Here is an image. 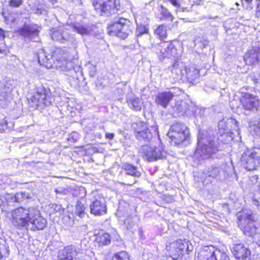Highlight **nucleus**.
Wrapping results in <instances>:
<instances>
[{
  "instance_id": "obj_1",
  "label": "nucleus",
  "mask_w": 260,
  "mask_h": 260,
  "mask_svg": "<svg viewBox=\"0 0 260 260\" xmlns=\"http://www.w3.org/2000/svg\"><path fill=\"white\" fill-rule=\"evenodd\" d=\"M211 131L200 130L198 136V145L194 154V157L200 161L209 157L218 151V143L211 136Z\"/></svg>"
},
{
  "instance_id": "obj_2",
  "label": "nucleus",
  "mask_w": 260,
  "mask_h": 260,
  "mask_svg": "<svg viewBox=\"0 0 260 260\" xmlns=\"http://www.w3.org/2000/svg\"><path fill=\"white\" fill-rule=\"evenodd\" d=\"M66 55L61 48H56L53 54H46L44 50H41L38 54L39 63L47 69L51 68L53 64L57 68L61 70H68L71 64L70 61L66 59Z\"/></svg>"
},
{
  "instance_id": "obj_3",
  "label": "nucleus",
  "mask_w": 260,
  "mask_h": 260,
  "mask_svg": "<svg viewBox=\"0 0 260 260\" xmlns=\"http://www.w3.org/2000/svg\"><path fill=\"white\" fill-rule=\"evenodd\" d=\"M234 131L239 135L237 121L232 118H224L218 122V133L220 136L218 141L228 143L233 140L235 135Z\"/></svg>"
},
{
  "instance_id": "obj_4",
  "label": "nucleus",
  "mask_w": 260,
  "mask_h": 260,
  "mask_svg": "<svg viewBox=\"0 0 260 260\" xmlns=\"http://www.w3.org/2000/svg\"><path fill=\"white\" fill-rule=\"evenodd\" d=\"M131 22L122 17L115 18L114 21L108 25V34L111 36H116L123 39H125L130 31Z\"/></svg>"
},
{
  "instance_id": "obj_5",
  "label": "nucleus",
  "mask_w": 260,
  "mask_h": 260,
  "mask_svg": "<svg viewBox=\"0 0 260 260\" xmlns=\"http://www.w3.org/2000/svg\"><path fill=\"white\" fill-rule=\"evenodd\" d=\"M34 207L27 208L23 207L17 208L11 211L12 223L19 229H27L28 221L30 219L31 209Z\"/></svg>"
},
{
  "instance_id": "obj_6",
  "label": "nucleus",
  "mask_w": 260,
  "mask_h": 260,
  "mask_svg": "<svg viewBox=\"0 0 260 260\" xmlns=\"http://www.w3.org/2000/svg\"><path fill=\"white\" fill-rule=\"evenodd\" d=\"M167 135L171 145H177L188 138L189 130L184 123L176 122L171 125Z\"/></svg>"
},
{
  "instance_id": "obj_7",
  "label": "nucleus",
  "mask_w": 260,
  "mask_h": 260,
  "mask_svg": "<svg viewBox=\"0 0 260 260\" xmlns=\"http://www.w3.org/2000/svg\"><path fill=\"white\" fill-rule=\"evenodd\" d=\"M238 225L245 235L251 236L256 233V228L251 211L243 210L237 214Z\"/></svg>"
},
{
  "instance_id": "obj_8",
  "label": "nucleus",
  "mask_w": 260,
  "mask_h": 260,
  "mask_svg": "<svg viewBox=\"0 0 260 260\" xmlns=\"http://www.w3.org/2000/svg\"><path fill=\"white\" fill-rule=\"evenodd\" d=\"M241 165L247 170L251 171L260 166V148H254L245 152L241 158Z\"/></svg>"
},
{
  "instance_id": "obj_9",
  "label": "nucleus",
  "mask_w": 260,
  "mask_h": 260,
  "mask_svg": "<svg viewBox=\"0 0 260 260\" xmlns=\"http://www.w3.org/2000/svg\"><path fill=\"white\" fill-rule=\"evenodd\" d=\"M156 52L158 59L161 61L165 59L176 60L180 55L174 44L169 42L159 43L157 45Z\"/></svg>"
},
{
  "instance_id": "obj_10",
  "label": "nucleus",
  "mask_w": 260,
  "mask_h": 260,
  "mask_svg": "<svg viewBox=\"0 0 260 260\" xmlns=\"http://www.w3.org/2000/svg\"><path fill=\"white\" fill-rule=\"evenodd\" d=\"M93 6L101 15L105 16L115 14L120 7L118 0H94Z\"/></svg>"
},
{
  "instance_id": "obj_11",
  "label": "nucleus",
  "mask_w": 260,
  "mask_h": 260,
  "mask_svg": "<svg viewBox=\"0 0 260 260\" xmlns=\"http://www.w3.org/2000/svg\"><path fill=\"white\" fill-rule=\"evenodd\" d=\"M189 241L184 239V240H178L172 243L167 244L166 250L169 252L170 256L174 260H178L181 257L183 250L186 249L187 251H191L192 249H190L188 244Z\"/></svg>"
},
{
  "instance_id": "obj_12",
  "label": "nucleus",
  "mask_w": 260,
  "mask_h": 260,
  "mask_svg": "<svg viewBox=\"0 0 260 260\" xmlns=\"http://www.w3.org/2000/svg\"><path fill=\"white\" fill-rule=\"evenodd\" d=\"M198 257L200 260H230L225 252L213 246L205 247Z\"/></svg>"
},
{
  "instance_id": "obj_13",
  "label": "nucleus",
  "mask_w": 260,
  "mask_h": 260,
  "mask_svg": "<svg viewBox=\"0 0 260 260\" xmlns=\"http://www.w3.org/2000/svg\"><path fill=\"white\" fill-rule=\"evenodd\" d=\"M142 151L144 158L149 161L163 158L167 155L161 145L158 146L145 145L143 147Z\"/></svg>"
},
{
  "instance_id": "obj_14",
  "label": "nucleus",
  "mask_w": 260,
  "mask_h": 260,
  "mask_svg": "<svg viewBox=\"0 0 260 260\" xmlns=\"http://www.w3.org/2000/svg\"><path fill=\"white\" fill-rule=\"evenodd\" d=\"M52 99L50 95L47 94L46 90L44 88H41L38 89L37 91L32 95L30 104L36 109L42 108L50 105L52 103Z\"/></svg>"
},
{
  "instance_id": "obj_15",
  "label": "nucleus",
  "mask_w": 260,
  "mask_h": 260,
  "mask_svg": "<svg viewBox=\"0 0 260 260\" xmlns=\"http://www.w3.org/2000/svg\"><path fill=\"white\" fill-rule=\"evenodd\" d=\"M19 35L25 39L37 42L39 40L38 34L39 30L38 26L34 24H26L17 30Z\"/></svg>"
},
{
  "instance_id": "obj_16",
  "label": "nucleus",
  "mask_w": 260,
  "mask_h": 260,
  "mask_svg": "<svg viewBox=\"0 0 260 260\" xmlns=\"http://www.w3.org/2000/svg\"><path fill=\"white\" fill-rule=\"evenodd\" d=\"M193 107V103L189 100H176L172 109L174 114L176 116L186 115L191 116L192 112L191 108Z\"/></svg>"
},
{
  "instance_id": "obj_17",
  "label": "nucleus",
  "mask_w": 260,
  "mask_h": 260,
  "mask_svg": "<svg viewBox=\"0 0 260 260\" xmlns=\"http://www.w3.org/2000/svg\"><path fill=\"white\" fill-rule=\"evenodd\" d=\"M30 219L28 221V225H32V230H43L47 224L46 219L40 215V212L38 208L34 207L31 209Z\"/></svg>"
},
{
  "instance_id": "obj_18",
  "label": "nucleus",
  "mask_w": 260,
  "mask_h": 260,
  "mask_svg": "<svg viewBox=\"0 0 260 260\" xmlns=\"http://www.w3.org/2000/svg\"><path fill=\"white\" fill-rule=\"evenodd\" d=\"M241 104L245 110H257L259 104L258 98L249 93H244L240 99Z\"/></svg>"
},
{
  "instance_id": "obj_19",
  "label": "nucleus",
  "mask_w": 260,
  "mask_h": 260,
  "mask_svg": "<svg viewBox=\"0 0 260 260\" xmlns=\"http://www.w3.org/2000/svg\"><path fill=\"white\" fill-rule=\"evenodd\" d=\"M81 249L74 246L69 245L59 251L57 260H76V256L80 252Z\"/></svg>"
},
{
  "instance_id": "obj_20",
  "label": "nucleus",
  "mask_w": 260,
  "mask_h": 260,
  "mask_svg": "<svg viewBox=\"0 0 260 260\" xmlns=\"http://www.w3.org/2000/svg\"><path fill=\"white\" fill-rule=\"evenodd\" d=\"M91 214L96 216H101L107 213V206L103 198L98 197L93 200L90 204Z\"/></svg>"
},
{
  "instance_id": "obj_21",
  "label": "nucleus",
  "mask_w": 260,
  "mask_h": 260,
  "mask_svg": "<svg viewBox=\"0 0 260 260\" xmlns=\"http://www.w3.org/2000/svg\"><path fill=\"white\" fill-rule=\"evenodd\" d=\"M232 253L237 260H246L250 255V251L243 244L234 245L232 249Z\"/></svg>"
},
{
  "instance_id": "obj_22",
  "label": "nucleus",
  "mask_w": 260,
  "mask_h": 260,
  "mask_svg": "<svg viewBox=\"0 0 260 260\" xmlns=\"http://www.w3.org/2000/svg\"><path fill=\"white\" fill-rule=\"evenodd\" d=\"M259 57L260 48L257 47H253L245 53L244 60L246 64H253L258 62Z\"/></svg>"
},
{
  "instance_id": "obj_23",
  "label": "nucleus",
  "mask_w": 260,
  "mask_h": 260,
  "mask_svg": "<svg viewBox=\"0 0 260 260\" xmlns=\"http://www.w3.org/2000/svg\"><path fill=\"white\" fill-rule=\"evenodd\" d=\"M173 96V94L170 91L160 92L156 96V102L163 108H166Z\"/></svg>"
},
{
  "instance_id": "obj_24",
  "label": "nucleus",
  "mask_w": 260,
  "mask_h": 260,
  "mask_svg": "<svg viewBox=\"0 0 260 260\" xmlns=\"http://www.w3.org/2000/svg\"><path fill=\"white\" fill-rule=\"evenodd\" d=\"M185 77L191 83H194L199 77V71L194 66L186 67L184 69Z\"/></svg>"
},
{
  "instance_id": "obj_25",
  "label": "nucleus",
  "mask_w": 260,
  "mask_h": 260,
  "mask_svg": "<svg viewBox=\"0 0 260 260\" xmlns=\"http://www.w3.org/2000/svg\"><path fill=\"white\" fill-rule=\"evenodd\" d=\"M184 66L182 62H179L176 61L172 67L171 72L172 74H175V78L177 79H182L185 77Z\"/></svg>"
},
{
  "instance_id": "obj_26",
  "label": "nucleus",
  "mask_w": 260,
  "mask_h": 260,
  "mask_svg": "<svg viewBox=\"0 0 260 260\" xmlns=\"http://www.w3.org/2000/svg\"><path fill=\"white\" fill-rule=\"evenodd\" d=\"M249 131L253 136H260V118L258 120L251 119L250 120Z\"/></svg>"
},
{
  "instance_id": "obj_27",
  "label": "nucleus",
  "mask_w": 260,
  "mask_h": 260,
  "mask_svg": "<svg viewBox=\"0 0 260 260\" xmlns=\"http://www.w3.org/2000/svg\"><path fill=\"white\" fill-rule=\"evenodd\" d=\"M122 168L126 175H131L135 178H138L141 176V172L138 171L136 167L133 165L125 164Z\"/></svg>"
},
{
  "instance_id": "obj_28",
  "label": "nucleus",
  "mask_w": 260,
  "mask_h": 260,
  "mask_svg": "<svg viewBox=\"0 0 260 260\" xmlns=\"http://www.w3.org/2000/svg\"><path fill=\"white\" fill-rule=\"evenodd\" d=\"M128 106L135 111H140L142 108V102L141 100L135 97H132L127 100Z\"/></svg>"
},
{
  "instance_id": "obj_29",
  "label": "nucleus",
  "mask_w": 260,
  "mask_h": 260,
  "mask_svg": "<svg viewBox=\"0 0 260 260\" xmlns=\"http://www.w3.org/2000/svg\"><path fill=\"white\" fill-rule=\"evenodd\" d=\"M135 136L139 140H143L144 141H149L150 139L152 138V135L149 131H146L143 132L140 131L139 129H137L136 133H135Z\"/></svg>"
},
{
  "instance_id": "obj_30",
  "label": "nucleus",
  "mask_w": 260,
  "mask_h": 260,
  "mask_svg": "<svg viewBox=\"0 0 260 260\" xmlns=\"http://www.w3.org/2000/svg\"><path fill=\"white\" fill-rule=\"evenodd\" d=\"M73 29L74 30L77 31L78 34L83 35H88L89 32L91 31L90 27L82 24L77 23L73 26Z\"/></svg>"
},
{
  "instance_id": "obj_31",
  "label": "nucleus",
  "mask_w": 260,
  "mask_h": 260,
  "mask_svg": "<svg viewBox=\"0 0 260 260\" xmlns=\"http://www.w3.org/2000/svg\"><path fill=\"white\" fill-rule=\"evenodd\" d=\"M96 240L100 245H107L110 243L111 237L109 234L104 233L98 236Z\"/></svg>"
},
{
  "instance_id": "obj_32",
  "label": "nucleus",
  "mask_w": 260,
  "mask_h": 260,
  "mask_svg": "<svg viewBox=\"0 0 260 260\" xmlns=\"http://www.w3.org/2000/svg\"><path fill=\"white\" fill-rule=\"evenodd\" d=\"M12 87H7L6 86H5L4 88L1 90V100H3L6 102L10 101L12 98Z\"/></svg>"
},
{
  "instance_id": "obj_33",
  "label": "nucleus",
  "mask_w": 260,
  "mask_h": 260,
  "mask_svg": "<svg viewBox=\"0 0 260 260\" xmlns=\"http://www.w3.org/2000/svg\"><path fill=\"white\" fill-rule=\"evenodd\" d=\"M160 12V16L159 17V18L160 20H165L166 21H172L174 17L173 15L169 12V11L163 7L162 6L160 8L159 10Z\"/></svg>"
},
{
  "instance_id": "obj_34",
  "label": "nucleus",
  "mask_w": 260,
  "mask_h": 260,
  "mask_svg": "<svg viewBox=\"0 0 260 260\" xmlns=\"http://www.w3.org/2000/svg\"><path fill=\"white\" fill-rule=\"evenodd\" d=\"M67 34V32L61 33L60 30H56L52 33L51 38L53 40L62 42L68 39Z\"/></svg>"
},
{
  "instance_id": "obj_35",
  "label": "nucleus",
  "mask_w": 260,
  "mask_h": 260,
  "mask_svg": "<svg viewBox=\"0 0 260 260\" xmlns=\"http://www.w3.org/2000/svg\"><path fill=\"white\" fill-rule=\"evenodd\" d=\"M205 110L206 109L204 108L196 106L193 104V107L191 108V111L192 112L191 116L195 117L199 116L200 117H202L204 115Z\"/></svg>"
},
{
  "instance_id": "obj_36",
  "label": "nucleus",
  "mask_w": 260,
  "mask_h": 260,
  "mask_svg": "<svg viewBox=\"0 0 260 260\" xmlns=\"http://www.w3.org/2000/svg\"><path fill=\"white\" fill-rule=\"evenodd\" d=\"M155 33L160 38V40L165 39L167 37L166 26L160 25L155 29Z\"/></svg>"
},
{
  "instance_id": "obj_37",
  "label": "nucleus",
  "mask_w": 260,
  "mask_h": 260,
  "mask_svg": "<svg viewBox=\"0 0 260 260\" xmlns=\"http://www.w3.org/2000/svg\"><path fill=\"white\" fill-rule=\"evenodd\" d=\"M112 260H129V257L126 251H121L114 254Z\"/></svg>"
},
{
  "instance_id": "obj_38",
  "label": "nucleus",
  "mask_w": 260,
  "mask_h": 260,
  "mask_svg": "<svg viewBox=\"0 0 260 260\" xmlns=\"http://www.w3.org/2000/svg\"><path fill=\"white\" fill-rule=\"evenodd\" d=\"M84 211L85 207L83 204L80 201L77 202L76 205V214L80 217L82 218L85 215Z\"/></svg>"
},
{
  "instance_id": "obj_39",
  "label": "nucleus",
  "mask_w": 260,
  "mask_h": 260,
  "mask_svg": "<svg viewBox=\"0 0 260 260\" xmlns=\"http://www.w3.org/2000/svg\"><path fill=\"white\" fill-rule=\"evenodd\" d=\"M133 127L135 129V133H136L137 129H139L140 131L143 132L149 131L146 124L141 121L134 123L133 124Z\"/></svg>"
},
{
  "instance_id": "obj_40",
  "label": "nucleus",
  "mask_w": 260,
  "mask_h": 260,
  "mask_svg": "<svg viewBox=\"0 0 260 260\" xmlns=\"http://www.w3.org/2000/svg\"><path fill=\"white\" fill-rule=\"evenodd\" d=\"M168 1L174 7L177 8L176 12L178 11L184 12L189 11V10L186 8H181L180 5L179 0H168Z\"/></svg>"
},
{
  "instance_id": "obj_41",
  "label": "nucleus",
  "mask_w": 260,
  "mask_h": 260,
  "mask_svg": "<svg viewBox=\"0 0 260 260\" xmlns=\"http://www.w3.org/2000/svg\"><path fill=\"white\" fill-rule=\"evenodd\" d=\"M148 28L146 25L140 24L137 26L136 29V35L137 36H141L143 34H146L148 31Z\"/></svg>"
},
{
  "instance_id": "obj_42",
  "label": "nucleus",
  "mask_w": 260,
  "mask_h": 260,
  "mask_svg": "<svg viewBox=\"0 0 260 260\" xmlns=\"http://www.w3.org/2000/svg\"><path fill=\"white\" fill-rule=\"evenodd\" d=\"M23 0H10L9 5L12 8H18L23 4Z\"/></svg>"
},
{
  "instance_id": "obj_43",
  "label": "nucleus",
  "mask_w": 260,
  "mask_h": 260,
  "mask_svg": "<svg viewBox=\"0 0 260 260\" xmlns=\"http://www.w3.org/2000/svg\"><path fill=\"white\" fill-rule=\"evenodd\" d=\"M24 199V194L22 192H18L16 193L13 198H12V200L15 202L19 203L23 201Z\"/></svg>"
},
{
  "instance_id": "obj_44",
  "label": "nucleus",
  "mask_w": 260,
  "mask_h": 260,
  "mask_svg": "<svg viewBox=\"0 0 260 260\" xmlns=\"http://www.w3.org/2000/svg\"><path fill=\"white\" fill-rule=\"evenodd\" d=\"M8 128V122L5 118L0 119V132H4Z\"/></svg>"
},
{
  "instance_id": "obj_45",
  "label": "nucleus",
  "mask_w": 260,
  "mask_h": 260,
  "mask_svg": "<svg viewBox=\"0 0 260 260\" xmlns=\"http://www.w3.org/2000/svg\"><path fill=\"white\" fill-rule=\"evenodd\" d=\"M252 203L257 207H260V197H259L258 193L257 194H255L254 195Z\"/></svg>"
},
{
  "instance_id": "obj_46",
  "label": "nucleus",
  "mask_w": 260,
  "mask_h": 260,
  "mask_svg": "<svg viewBox=\"0 0 260 260\" xmlns=\"http://www.w3.org/2000/svg\"><path fill=\"white\" fill-rule=\"evenodd\" d=\"M78 138V133L76 132H74L72 133L70 136H69V139L70 140L71 138H72L73 140V142L76 141Z\"/></svg>"
},
{
  "instance_id": "obj_47",
  "label": "nucleus",
  "mask_w": 260,
  "mask_h": 260,
  "mask_svg": "<svg viewBox=\"0 0 260 260\" xmlns=\"http://www.w3.org/2000/svg\"><path fill=\"white\" fill-rule=\"evenodd\" d=\"M90 71L89 73L90 76H93L94 75L96 71V66L93 65H91L89 67Z\"/></svg>"
},
{
  "instance_id": "obj_48",
  "label": "nucleus",
  "mask_w": 260,
  "mask_h": 260,
  "mask_svg": "<svg viewBox=\"0 0 260 260\" xmlns=\"http://www.w3.org/2000/svg\"><path fill=\"white\" fill-rule=\"evenodd\" d=\"M6 53V47L3 43L0 44V54H5Z\"/></svg>"
},
{
  "instance_id": "obj_49",
  "label": "nucleus",
  "mask_w": 260,
  "mask_h": 260,
  "mask_svg": "<svg viewBox=\"0 0 260 260\" xmlns=\"http://www.w3.org/2000/svg\"><path fill=\"white\" fill-rule=\"evenodd\" d=\"M129 221H130V219H126L125 221H124V224H125V225L126 226V228L127 229H132V226H133V223H132V224H130L129 223Z\"/></svg>"
},
{
  "instance_id": "obj_50",
  "label": "nucleus",
  "mask_w": 260,
  "mask_h": 260,
  "mask_svg": "<svg viewBox=\"0 0 260 260\" xmlns=\"http://www.w3.org/2000/svg\"><path fill=\"white\" fill-rule=\"evenodd\" d=\"M114 134L113 133H106V138L109 139H112L114 138Z\"/></svg>"
},
{
  "instance_id": "obj_51",
  "label": "nucleus",
  "mask_w": 260,
  "mask_h": 260,
  "mask_svg": "<svg viewBox=\"0 0 260 260\" xmlns=\"http://www.w3.org/2000/svg\"><path fill=\"white\" fill-rule=\"evenodd\" d=\"M255 16L256 17H259L260 16V9H257V8H256V12H255Z\"/></svg>"
},
{
  "instance_id": "obj_52",
  "label": "nucleus",
  "mask_w": 260,
  "mask_h": 260,
  "mask_svg": "<svg viewBox=\"0 0 260 260\" xmlns=\"http://www.w3.org/2000/svg\"><path fill=\"white\" fill-rule=\"evenodd\" d=\"M4 31L3 29H0V38L1 37H2V38H4Z\"/></svg>"
},
{
  "instance_id": "obj_53",
  "label": "nucleus",
  "mask_w": 260,
  "mask_h": 260,
  "mask_svg": "<svg viewBox=\"0 0 260 260\" xmlns=\"http://www.w3.org/2000/svg\"><path fill=\"white\" fill-rule=\"evenodd\" d=\"M253 0H242L243 4H244V2L246 3L247 4H250L252 2Z\"/></svg>"
},
{
  "instance_id": "obj_54",
  "label": "nucleus",
  "mask_w": 260,
  "mask_h": 260,
  "mask_svg": "<svg viewBox=\"0 0 260 260\" xmlns=\"http://www.w3.org/2000/svg\"><path fill=\"white\" fill-rule=\"evenodd\" d=\"M58 0H51L52 5H55L57 2Z\"/></svg>"
},
{
  "instance_id": "obj_55",
  "label": "nucleus",
  "mask_w": 260,
  "mask_h": 260,
  "mask_svg": "<svg viewBox=\"0 0 260 260\" xmlns=\"http://www.w3.org/2000/svg\"><path fill=\"white\" fill-rule=\"evenodd\" d=\"M36 13L37 14H42V12L41 10H40L39 9H37V11L36 12Z\"/></svg>"
},
{
  "instance_id": "obj_56",
  "label": "nucleus",
  "mask_w": 260,
  "mask_h": 260,
  "mask_svg": "<svg viewBox=\"0 0 260 260\" xmlns=\"http://www.w3.org/2000/svg\"><path fill=\"white\" fill-rule=\"evenodd\" d=\"M256 7L257 8V9H260V0L258 2Z\"/></svg>"
},
{
  "instance_id": "obj_57",
  "label": "nucleus",
  "mask_w": 260,
  "mask_h": 260,
  "mask_svg": "<svg viewBox=\"0 0 260 260\" xmlns=\"http://www.w3.org/2000/svg\"><path fill=\"white\" fill-rule=\"evenodd\" d=\"M55 191L57 192V193H61V191L60 190H59V189H55Z\"/></svg>"
},
{
  "instance_id": "obj_58",
  "label": "nucleus",
  "mask_w": 260,
  "mask_h": 260,
  "mask_svg": "<svg viewBox=\"0 0 260 260\" xmlns=\"http://www.w3.org/2000/svg\"><path fill=\"white\" fill-rule=\"evenodd\" d=\"M136 182V180L135 179L134 180V181L133 182H132V183H128L129 185H132L134 183H135V182Z\"/></svg>"
},
{
  "instance_id": "obj_59",
  "label": "nucleus",
  "mask_w": 260,
  "mask_h": 260,
  "mask_svg": "<svg viewBox=\"0 0 260 260\" xmlns=\"http://www.w3.org/2000/svg\"><path fill=\"white\" fill-rule=\"evenodd\" d=\"M257 244L258 245V246L260 247V241H258L257 242Z\"/></svg>"
},
{
  "instance_id": "obj_60",
  "label": "nucleus",
  "mask_w": 260,
  "mask_h": 260,
  "mask_svg": "<svg viewBox=\"0 0 260 260\" xmlns=\"http://www.w3.org/2000/svg\"><path fill=\"white\" fill-rule=\"evenodd\" d=\"M259 118H260V116H259Z\"/></svg>"
}]
</instances>
